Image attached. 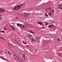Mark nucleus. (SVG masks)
<instances>
[{
	"label": "nucleus",
	"mask_w": 62,
	"mask_h": 62,
	"mask_svg": "<svg viewBox=\"0 0 62 62\" xmlns=\"http://www.w3.org/2000/svg\"><path fill=\"white\" fill-rule=\"evenodd\" d=\"M13 10H15L16 11L17 10H19V8H18V6H16L13 8Z\"/></svg>",
	"instance_id": "f257e3e1"
},
{
	"label": "nucleus",
	"mask_w": 62,
	"mask_h": 62,
	"mask_svg": "<svg viewBox=\"0 0 62 62\" xmlns=\"http://www.w3.org/2000/svg\"><path fill=\"white\" fill-rule=\"evenodd\" d=\"M5 9L3 8H0V13H3V12H5Z\"/></svg>",
	"instance_id": "f03ea898"
},
{
	"label": "nucleus",
	"mask_w": 62,
	"mask_h": 62,
	"mask_svg": "<svg viewBox=\"0 0 62 62\" xmlns=\"http://www.w3.org/2000/svg\"><path fill=\"white\" fill-rule=\"evenodd\" d=\"M24 5V4H20V5H18L17 6V8H18L19 9L21 8V7H20V6H23Z\"/></svg>",
	"instance_id": "7ed1b4c3"
},
{
	"label": "nucleus",
	"mask_w": 62,
	"mask_h": 62,
	"mask_svg": "<svg viewBox=\"0 0 62 62\" xmlns=\"http://www.w3.org/2000/svg\"><path fill=\"white\" fill-rule=\"evenodd\" d=\"M54 25L53 24H52L51 25H48V27H50V28H54Z\"/></svg>",
	"instance_id": "20e7f679"
},
{
	"label": "nucleus",
	"mask_w": 62,
	"mask_h": 62,
	"mask_svg": "<svg viewBox=\"0 0 62 62\" xmlns=\"http://www.w3.org/2000/svg\"><path fill=\"white\" fill-rule=\"evenodd\" d=\"M13 57L14 58V59H16L17 57L16 56V55L14 54H13Z\"/></svg>",
	"instance_id": "39448f33"
},
{
	"label": "nucleus",
	"mask_w": 62,
	"mask_h": 62,
	"mask_svg": "<svg viewBox=\"0 0 62 62\" xmlns=\"http://www.w3.org/2000/svg\"><path fill=\"white\" fill-rule=\"evenodd\" d=\"M2 59L3 60H6V61H9V60L8 59H6L3 57L2 58Z\"/></svg>",
	"instance_id": "423d86ee"
},
{
	"label": "nucleus",
	"mask_w": 62,
	"mask_h": 62,
	"mask_svg": "<svg viewBox=\"0 0 62 62\" xmlns=\"http://www.w3.org/2000/svg\"><path fill=\"white\" fill-rule=\"evenodd\" d=\"M11 27H12L13 28H12L13 30V31H14L15 30V28H14V26L12 25H11Z\"/></svg>",
	"instance_id": "0eeeda50"
},
{
	"label": "nucleus",
	"mask_w": 62,
	"mask_h": 62,
	"mask_svg": "<svg viewBox=\"0 0 62 62\" xmlns=\"http://www.w3.org/2000/svg\"><path fill=\"white\" fill-rule=\"evenodd\" d=\"M24 15H25V16H29V14H28L27 13H25L24 14Z\"/></svg>",
	"instance_id": "6e6552de"
},
{
	"label": "nucleus",
	"mask_w": 62,
	"mask_h": 62,
	"mask_svg": "<svg viewBox=\"0 0 62 62\" xmlns=\"http://www.w3.org/2000/svg\"><path fill=\"white\" fill-rule=\"evenodd\" d=\"M17 26H22V24H20L19 23H17Z\"/></svg>",
	"instance_id": "1a4fd4ad"
},
{
	"label": "nucleus",
	"mask_w": 62,
	"mask_h": 62,
	"mask_svg": "<svg viewBox=\"0 0 62 62\" xmlns=\"http://www.w3.org/2000/svg\"><path fill=\"white\" fill-rule=\"evenodd\" d=\"M21 28H22V29H23V28H24L25 27L24 26H23V24H22V26H21Z\"/></svg>",
	"instance_id": "9d476101"
},
{
	"label": "nucleus",
	"mask_w": 62,
	"mask_h": 62,
	"mask_svg": "<svg viewBox=\"0 0 62 62\" xmlns=\"http://www.w3.org/2000/svg\"><path fill=\"white\" fill-rule=\"evenodd\" d=\"M16 60H18V61H20V59L17 57H16Z\"/></svg>",
	"instance_id": "9b49d317"
},
{
	"label": "nucleus",
	"mask_w": 62,
	"mask_h": 62,
	"mask_svg": "<svg viewBox=\"0 0 62 62\" xmlns=\"http://www.w3.org/2000/svg\"><path fill=\"white\" fill-rule=\"evenodd\" d=\"M32 41L34 42L35 41V39L34 38H32L31 39Z\"/></svg>",
	"instance_id": "f8f14e48"
},
{
	"label": "nucleus",
	"mask_w": 62,
	"mask_h": 62,
	"mask_svg": "<svg viewBox=\"0 0 62 62\" xmlns=\"http://www.w3.org/2000/svg\"><path fill=\"white\" fill-rule=\"evenodd\" d=\"M37 23H39V24H40V25H41V24H42V23H40V22H37Z\"/></svg>",
	"instance_id": "ddd939ff"
},
{
	"label": "nucleus",
	"mask_w": 62,
	"mask_h": 62,
	"mask_svg": "<svg viewBox=\"0 0 62 62\" xmlns=\"http://www.w3.org/2000/svg\"><path fill=\"white\" fill-rule=\"evenodd\" d=\"M0 33H5V31H0Z\"/></svg>",
	"instance_id": "4468645a"
},
{
	"label": "nucleus",
	"mask_w": 62,
	"mask_h": 62,
	"mask_svg": "<svg viewBox=\"0 0 62 62\" xmlns=\"http://www.w3.org/2000/svg\"><path fill=\"white\" fill-rule=\"evenodd\" d=\"M2 17V15H0V21L1 20Z\"/></svg>",
	"instance_id": "2eb2a0df"
},
{
	"label": "nucleus",
	"mask_w": 62,
	"mask_h": 62,
	"mask_svg": "<svg viewBox=\"0 0 62 62\" xmlns=\"http://www.w3.org/2000/svg\"><path fill=\"white\" fill-rule=\"evenodd\" d=\"M23 43L24 44H27V43L26 42H25L24 41L23 42Z\"/></svg>",
	"instance_id": "dca6fc26"
},
{
	"label": "nucleus",
	"mask_w": 62,
	"mask_h": 62,
	"mask_svg": "<svg viewBox=\"0 0 62 62\" xmlns=\"http://www.w3.org/2000/svg\"><path fill=\"white\" fill-rule=\"evenodd\" d=\"M24 58L25 60H27V59L26 57H25Z\"/></svg>",
	"instance_id": "f3484780"
},
{
	"label": "nucleus",
	"mask_w": 62,
	"mask_h": 62,
	"mask_svg": "<svg viewBox=\"0 0 62 62\" xmlns=\"http://www.w3.org/2000/svg\"><path fill=\"white\" fill-rule=\"evenodd\" d=\"M22 56L23 58H24L25 57V56L24 55H22Z\"/></svg>",
	"instance_id": "a211bd4d"
},
{
	"label": "nucleus",
	"mask_w": 62,
	"mask_h": 62,
	"mask_svg": "<svg viewBox=\"0 0 62 62\" xmlns=\"http://www.w3.org/2000/svg\"><path fill=\"white\" fill-rule=\"evenodd\" d=\"M51 9H52V8H48V10H51Z\"/></svg>",
	"instance_id": "6ab92c4d"
},
{
	"label": "nucleus",
	"mask_w": 62,
	"mask_h": 62,
	"mask_svg": "<svg viewBox=\"0 0 62 62\" xmlns=\"http://www.w3.org/2000/svg\"><path fill=\"white\" fill-rule=\"evenodd\" d=\"M61 7H62V5H60L59 6V8H60H60H61Z\"/></svg>",
	"instance_id": "aec40b11"
},
{
	"label": "nucleus",
	"mask_w": 62,
	"mask_h": 62,
	"mask_svg": "<svg viewBox=\"0 0 62 62\" xmlns=\"http://www.w3.org/2000/svg\"><path fill=\"white\" fill-rule=\"evenodd\" d=\"M28 36L29 37H32V35H31L29 34V35Z\"/></svg>",
	"instance_id": "412c9836"
},
{
	"label": "nucleus",
	"mask_w": 62,
	"mask_h": 62,
	"mask_svg": "<svg viewBox=\"0 0 62 62\" xmlns=\"http://www.w3.org/2000/svg\"><path fill=\"white\" fill-rule=\"evenodd\" d=\"M45 16H46V17H48V15L46 13L45 14Z\"/></svg>",
	"instance_id": "4be33fe9"
},
{
	"label": "nucleus",
	"mask_w": 62,
	"mask_h": 62,
	"mask_svg": "<svg viewBox=\"0 0 62 62\" xmlns=\"http://www.w3.org/2000/svg\"><path fill=\"white\" fill-rule=\"evenodd\" d=\"M19 62H23V61H22V60H21V59L19 60Z\"/></svg>",
	"instance_id": "5701e85b"
},
{
	"label": "nucleus",
	"mask_w": 62,
	"mask_h": 62,
	"mask_svg": "<svg viewBox=\"0 0 62 62\" xmlns=\"http://www.w3.org/2000/svg\"><path fill=\"white\" fill-rule=\"evenodd\" d=\"M58 55H59V56H61V55H60V53H58Z\"/></svg>",
	"instance_id": "b1692460"
},
{
	"label": "nucleus",
	"mask_w": 62,
	"mask_h": 62,
	"mask_svg": "<svg viewBox=\"0 0 62 62\" xmlns=\"http://www.w3.org/2000/svg\"><path fill=\"white\" fill-rule=\"evenodd\" d=\"M8 54H11V53H10V52H9V51H8Z\"/></svg>",
	"instance_id": "393cba45"
},
{
	"label": "nucleus",
	"mask_w": 62,
	"mask_h": 62,
	"mask_svg": "<svg viewBox=\"0 0 62 62\" xmlns=\"http://www.w3.org/2000/svg\"><path fill=\"white\" fill-rule=\"evenodd\" d=\"M48 15L49 16L51 15V13H49L48 14Z\"/></svg>",
	"instance_id": "a878e982"
},
{
	"label": "nucleus",
	"mask_w": 62,
	"mask_h": 62,
	"mask_svg": "<svg viewBox=\"0 0 62 62\" xmlns=\"http://www.w3.org/2000/svg\"><path fill=\"white\" fill-rule=\"evenodd\" d=\"M52 12L53 13H54V9L52 10Z\"/></svg>",
	"instance_id": "bb28decb"
},
{
	"label": "nucleus",
	"mask_w": 62,
	"mask_h": 62,
	"mask_svg": "<svg viewBox=\"0 0 62 62\" xmlns=\"http://www.w3.org/2000/svg\"><path fill=\"white\" fill-rule=\"evenodd\" d=\"M8 45L9 46H10V47H11V45H10V44H8Z\"/></svg>",
	"instance_id": "cd10ccee"
},
{
	"label": "nucleus",
	"mask_w": 62,
	"mask_h": 62,
	"mask_svg": "<svg viewBox=\"0 0 62 62\" xmlns=\"http://www.w3.org/2000/svg\"><path fill=\"white\" fill-rule=\"evenodd\" d=\"M57 40L58 41H60V39H59V38H58Z\"/></svg>",
	"instance_id": "c85d7f7f"
},
{
	"label": "nucleus",
	"mask_w": 62,
	"mask_h": 62,
	"mask_svg": "<svg viewBox=\"0 0 62 62\" xmlns=\"http://www.w3.org/2000/svg\"><path fill=\"white\" fill-rule=\"evenodd\" d=\"M49 23H46L45 24V25H48V24H49Z\"/></svg>",
	"instance_id": "c756f323"
},
{
	"label": "nucleus",
	"mask_w": 62,
	"mask_h": 62,
	"mask_svg": "<svg viewBox=\"0 0 62 62\" xmlns=\"http://www.w3.org/2000/svg\"><path fill=\"white\" fill-rule=\"evenodd\" d=\"M4 30H6V28L5 27H4Z\"/></svg>",
	"instance_id": "7c9ffc66"
},
{
	"label": "nucleus",
	"mask_w": 62,
	"mask_h": 62,
	"mask_svg": "<svg viewBox=\"0 0 62 62\" xmlns=\"http://www.w3.org/2000/svg\"><path fill=\"white\" fill-rule=\"evenodd\" d=\"M31 33H32V34H34V33H35V32L33 31H31Z\"/></svg>",
	"instance_id": "2f4dec72"
},
{
	"label": "nucleus",
	"mask_w": 62,
	"mask_h": 62,
	"mask_svg": "<svg viewBox=\"0 0 62 62\" xmlns=\"http://www.w3.org/2000/svg\"><path fill=\"white\" fill-rule=\"evenodd\" d=\"M19 54H21V52H19Z\"/></svg>",
	"instance_id": "473e14b6"
},
{
	"label": "nucleus",
	"mask_w": 62,
	"mask_h": 62,
	"mask_svg": "<svg viewBox=\"0 0 62 62\" xmlns=\"http://www.w3.org/2000/svg\"><path fill=\"white\" fill-rule=\"evenodd\" d=\"M26 46V47H29V46L28 45H27Z\"/></svg>",
	"instance_id": "72a5a7b5"
},
{
	"label": "nucleus",
	"mask_w": 62,
	"mask_h": 62,
	"mask_svg": "<svg viewBox=\"0 0 62 62\" xmlns=\"http://www.w3.org/2000/svg\"><path fill=\"white\" fill-rule=\"evenodd\" d=\"M18 17H16V19H18Z\"/></svg>",
	"instance_id": "f704fd0d"
},
{
	"label": "nucleus",
	"mask_w": 62,
	"mask_h": 62,
	"mask_svg": "<svg viewBox=\"0 0 62 62\" xmlns=\"http://www.w3.org/2000/svg\"><path fill=\"white\" fill-rule=\"evenodd\" d=\"M44 27H42V29H44Z\"/></svg>",
	"instance_id": "c9c22d12"
},
{
	"label": "nucleus",
	"mask_w": 62,
	"mask_h": 62,
	"mask_svg": "<svg viewBox=\"0 0 62 62\" xmlns=\"http://www.w3.org/2000/svg\"><path fill=\"white\" fill-rule=\"evenodd\" d=\"M36 10H40V9H36Z\"/></svg>",
	"instance_id": "e433bc0d"
},
{
	"label": "nucleus",
	"mask_w": 62,
	"mask_h": 62,
	"mask_svg": "<svg viewBox=\"0 0 62 62\" xmlns=\"http://www.w3.org/2000/svg\"><path fill=\"white\" fill-rule=\"evenodd\" d=\"M2 38H3V37H0V39H2Z\"/></svg>",
	"instance_id": "4c0bfd02"
},
{
	"label": "nucleus",
	"mask_w": 62,
	"mask_h": 62,
	"mask_svg": "<svg viewBox=\"0 0 62 62\" xmlns=\"http://www.w3.org/2000/svg\"><path fill=\"white\" fill-rule=\"evenodd\" d=\"M46 10H49L48 9H48H46Z\"/></svg>",
	"instance_id": "58836bf2"
},
{
	"label": "nucleus",
	"mask_w": 62,
	"mask_h": 62,
	"mask_svg": "<svg viewBox=\"0 0 62 62\" xmlns=\"http://www.w3.org/2000/svg\"><path fill=\"white\" fill-rule=\"evenodd\" d=\"M29 32H30V33H31L32 31H29Z\"/></svg>",
	"instance_id": "ea45409f"
},
{
	"label": "nucleus",
	"mask_w": 62,
	"mask_h": 62,
	"mask_svg": "<svg viewBox=\"0 0 62 62\" xmlns=\"http://www.w3.org/2000/svg\"><path fill=\"white\" fill-rule=\"evenodd\" d=\"M2 39L4 40H5V39L4 38H2Z\"/></svg>",
	"instance_id": "a19ab883"
},
{
	"label": "nucleus",
	"mask_w": 62,
	"mask_h": 62,
	"mask_svg": "<svg viewBox=\"0 0 62 62\" xmlns=\"http://www.w3.org/2000/svg\"><path fill=\"white\" fill-rule=\"evenodd\" d=\"M0 58H2V57H1V56H0Z\"/></svg>",
	"instance_id": "79ce46f5"
},
{
	"label": "nucleus",
	"mask_w": 62,
	"mask_h": 62,
	"mask_svg": "<svg viewBox=\"0 0 62 62\" xmlns=\"http://www.w3.org/2000/svg\"><path fill=\"white\" fill-rule=\"evenodd\" d=\"M38 42H39H39H40V41H38Z\"/></svg>",
	"instance_id": "37998d69"
},
{
	"label": "nucleus",
	"mask_w": 62,
	"mask_h": 62,
	"mask_svg": "<svg viewBox=\"0 0 62 62\" xmlns=\"http://www.w3.org/2000/svg\"><path fill=\"white\" fill-rule=\"evenodd\" d=\"M60 9H61V10H62V8H60Z\"/></svg>",
	"instance_id": "c03bdc74"
},
{
	"label": "nucleus",
	"mask_w": 62,
	"mask_h": 62,
	"mask_svg": "<svg viewBox=\"0 0 62 62\" xmlns=\"http://www.w3.org/2000/svg\"><path fill=\"white\" fill-rule=\"evenodd\" d=\"M61 5H62V3H61Z\"/></svg>",
	"instance_id": "a18cd8bd"
},
{
	"label": "nucleus",
	"mask_w": 62,
	"mask_h": 62,
	"mask_svg": "<svg viewBox=\"0 0 62 62\" xmlns=\"http://www.w3.org/2000/svg\"><path fill=\"white\" fill-rule=\"evenodd\" d=\"M15 40L16 41H16H16V40Z\"/></svg>",
	"instance_id": "49530a36"
},
{
	"label": "nucleus",
	"mask_w": 62,
	"mask_h": 62,
	"mask_svg": "<svg viewBox=\"0 0 62 62\" xmlns=\"http://www.w3.org/2000/svg\"><path fill=\"white\" fill-rule=\"evenodd\" d=\"M7 25V24H6V25Z\"/></svg>",
	"instance_id": "de8ad7c7"
}]
</instances>
